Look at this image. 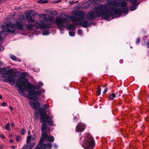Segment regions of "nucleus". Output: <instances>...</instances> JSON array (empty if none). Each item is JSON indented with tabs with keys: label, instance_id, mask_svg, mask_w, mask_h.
Masks as SVG:
<instances>
[{
	"label": "nucleus",
	"instance_id": "17",
	"mask_svg": "<svg viewBox=\"0 0 149 149\" xmlns=\"http://www.w3.org/2000/svg\"><path fill=\"white\" fill-rule=\"evenodd\" d=\"M3 63L2 61H0V65H2ZM6 70V69L4 67L0 68V75L2 74V73H4L5 72Z\"/></svg>",
	"mask_w": 149,
	"mask_h": 149
},
{
	"label": "nucleus",
	"instance_id": "28",
	"mask_svg": "<svg viewBox=\"0 0 149 149\" xmlns=\"http://www.w3.org/2000/svg\"><path fill=\"white\" fill-rule=\"evenodd\" d=\"M0 137L1 139H5L6 138L4 135L3 134H0Z\"/></svg>",
	"mask_w": 149,
	"mask_h": 149
},
{
	"label": "nucleus",
	"instance_id": "33",
	"mask_svg": "<svg viewBox=\"0 0 149 149\" xmlns=\"http://www.w3.org/2000/svg\"><path fill=\"white\" fill-rule=\"evenodd\" d=\"M43 0H40L38 1V3H43Z\"/></svg>",
	"mask_w": 149,
	"mask_h": 149
},
{
	"label": "nucleus",
	"instance_id": "46",
	"mask_svg": "<svg viewBox=\"0 0 149 149\" xmlns=\"http://www.w3.org/2000/svg\"><path fill=\"white\" fill-rule=\"evenodd\" d=\"M10 110H11V111H13V108H12V107H10Z\"/></svg>",
	"mask_w": 149,
	"mask_h": 149
},
{
	"label": "nucleus",
	"instance_id": "9",
	"mask_svg": "<svg viewBox=\"0 0 149 149\" xmlns=\"http://www.w3.org/2000/svg\"><path fill=\"white\" fill-rule=\"evenodd\" d=\"M34 140V139L31 137L28 136L27 137V143L24 145L21 149H31L35 145V143L34 142H31L30 143H29L31 141Z\"/></svg>",
	"mask_w": 149,
	"mask_h": 149
},
{
	"label": "nucleus",
	"instance_id": "1",
	"mask_svg": "<svg viewBox=\"0 0 149 149\" xmlns=\"http://www.w3.org/2000/svg\"><path fill=\"white\" fill-rule=\"evenodd\" d=\"M32 11L30 10L25 13V17L24 15H20L15 23L13 24L11 22L6 24L5 26H2L3 30L0 31V46L3 43L2 37L6 35V32H8L11 33H14L16 29L22 30H24V27L28 30H31L34 27L36 29H45L50 28L52 27L51 25L54 24H56L58 27L59 29L63 33V31L65 27L64 24L69 22L68 19L65 18L57 17L55 19L54 17L49 15L47 17V15L45 14H39L36 13L39 17L42 18L43 21L40 19L38 21L33 18L31 16ZM3 47H0V51H3Z\"/></svg>",
	"mask_w": 149,
	"mask_h": 149
},
{
	"label": "nucleus",
	"instance_id": "10",
	"mask_svg": "<svg viewBox=\"0 0 149 149\" xmlns=\"http://www.w3.org/2000/svg\"><path fill=\"white\" fill-rule=\"evenodd\" d=\"M31 100L29 102V104L32 108L35 111H38L40 106V103L37 100L38 99H31Z\"/></svg>",
	"mask_w": 149,
	"mask_h": 149
},
{
	"label": "nucleus",
	"instance_id": "45",
	"mask_svg": "<svg viewBox=\"0 0 149 149\" xmlns=\"http://www.w3.org/2000/svg\"><path fill=\"white\" fill-rule=\"evenodd\" d=\"M11 147L14 149H15V146H11Z\"/></svg>",
	"mask_w": 149,
	"mask_h": 149
},
{
	"label": "nucleus",
	"instance_id": "39",
	"mask_svg": "<svg viewBox=\"0 0 149 149\" xmlns=\"http://www.w3.org/2000/svg\"><path fill=\"white\" fill-rule=\"evenodd\" d=\"M61 0H58L54 2L55 3H58L61 1Z\"/></svg>",
	"mask_w": 149,
	"mask_h": 149
},
{
	"label": "nucleus",
	"instance_id": "51",
	"mask_svg": "<svg viewBox=\"0 0 149 149\" xmlns=\"http://www.w3.org/2000/svg\"><path fill=\"white\" fill-rule=\"evenodd\" d=\"M91 0H88L89 2H90V1H91Z\"/></svg>",
	"mask_w": 149,
	"mask_h": 149
},
{
	"label": "nucleus",
	"instance_id": "38",
	"mask_svg": "<svg viewBox=\"0 0 149 149\" xmlns=\"http://www.w3.org/2000/svg\"><path fill=\"white\" fill-rule=\"evenodd\" d=\"M48 1L47 0H45L43 2V3H46L48 2Z\"/></svg>",
	"mask_w": 149,
	"mask_h": 149
},
{
	"label": "nucleus",
	"instance_id": "35",
	"mask_svg": "<svg viewBox=\"0 0 149 149\" xmlns=\"http://www.w3.org/2000/svg\"><path fill=\"white\" fill-rule=\"evenodd\" d=\"M34 70L35 72H38L40 71V70L39 69H34Z\"/></svg>",
	"mask_w": 149,
	"mask_h": 149
},
{
	"label": "nucleus",
	"instance_id": "52",
	"mask_svg": "<svg viewBox=\"0 0 149 149\" xmlns=\"http://www.w3.org/2000/svg\"><path fill=\"white\" fill-rule=\"evenodd\" d=\"M87 31H88V29H87Z\"/></svg>",
	"mask_w": 149,
	"mask_h": 149
},
{
	"label": "nucleus",
	"instance_id": "5",
	"mask_svg": "<svg viewBox=\"0 0 149 149\" xmlns=\"http://www.w3.org/2000/svg\"><path fill=\"white\" fill-rule=\"evenodd\" d=\"M74 15L70 17V19L73 22H79L78 24L81 25L84 28H86L91 25V23L85 20H84L85 15V12L83 11H76L74 13Z\"/></svg>",
	"mask_w": 149,
	"mask_h": 149
},
{
	"label": "nucleus",
	"instance_id": "3",
	"mask_svg": "<svg viewBox=\"0 0 149 149\" xmlns=\"http://www.w3.org/2000/svg\"><path fill=\"white\" fill-rule=\"evenodd\" d=\"M43 84L41 82H39V84L36 85L29 83L28 80L26 78L22 77H20L17 80L16 84V86L18 88L17 91L19 93L23 96L25 95L24 93V89H23L24 87L27 89L26 91L32 90H38L41 88L43 86Z\"/></svg>",
	"mask_w": 149,
	"mask_h": 149
},
{
	"label": "nucleus",
	"instance_id": "30",
	"mask_svg": "<svg viewBox=\"0 0 149 149\" xmlns=\"http://www.w3.org/2000/svg\"><path fill=\"white\" fill-rule=\"evenodd\" d=\"M69 3L71 5L73 4L74 3V1H70L69 2Z\"/></svg>",
	"mask_w": 149,
	"mask_h": 149
},
{
	"label": "nucleus",
	"instance_id": "32",
	"mask_svg": "<svg viewBox=\"0 0 149 149\" xmlns=\"http://www.w3.org/2000/svg\"><path fill=\"white\" fill-rule=\"evenodd\" d=\"M8 80V77L7 78L4 79L3 80V81L5 82H9V81Z\"/></svg>",
	"mask_w": 149,
	"mask_h": 149
},
{
	"label": "nucleus",
	"instance_id": "23",
	"mask_svg": "<svg viewBox=\"0 0 149 149\" xmlns=\"http://www.w3.org/2000/svg\"><path fill=\"white\" fill-rule=\"evenodd\" d=\"M26 133V130L24 129H22L20 131V133L22 135H24Z\"/></svg>",
	"mask_w": 149,
	"mask_h": 149
},
{
	"label": "nucleus",
	"instance_id": "15",
	"mask_svg": "<svg viewBox=\"0 0 149 149\" xmlns=\"http://www.w3.org/2000/svg\"><path fill=\"white\" fill-rule=\"evenodd\" d=\"M10 56L11 58L14 61H16L19 62L21 61V60L19 58H17V57L14 55L12 54H10Z\"/></svg>",
	"mask_w": 149,
	"mask_h": 149
},
{
	"label": "nucleus",
	"instance_id": "29",
	"mask_svg": "<svg viewBox=\"0 0 149 149\" xmlns=\"http://www.w3.org/2000/svg\"><path fill=\"white\" fill-rule=\"evenodd\" d=\"M96 1H97V0H93V2L94 3H95ZM97 1H99L100 2H102V0H97Z\"/></svg>",
	"mask_w": 149,
	"mask_h": 149
},
{
	"label": "nucleus",
	"instance_id": "48",
	"mask_svg": "<svg viewBox=\"0 0 149 149\" xmlns=\"http://www.w3.org/2000/svg\"><path fill=\"white\" fill-rule=\"evenodd\" d=\"M0 149H3V146H0Z\"/></svg>",
	"mask_w": 149,
	"mask_h": 149
},
{
	"label": "nucleus",
	"instance_id": "7",
	"mask_svg": "<svg viewBox=\"0 0 149 149\" xmlns=\"http://www.w3.org/2000/svg\"><path fill=\"white\" fill-rule=\"evenodd\" d=\"M80 141L82 146L85 149H92L95 146L94 140L90 134H84Z\"/></svg>",
	"mask_w": 149,
	"mask_h": 149
},
{
	"label": "nucleus",
	"instance_id": "14",
	"mask_svg": "<svg viewBox=\"0 0 149 149\" xmlns=\"http://www.w3.org/2000/svg\"><path fill=\"white\" fill-rule=\"evenodd\" d=\"M13 72L14 71L12 69H10L6 71L5 72L2 73L3 74L2 76L1 77L3 78L5 77V74H8L9 75H12V74L13 73Z\"/></svg>",
	"mask_w": 149,
	"mask_h": 149
},
{
	"label": "nucleus",
	"instance_id": "49",
	"mask_svg": "<svg viewBox=\"0 0 149 149\" xmlns=\"http://www.w3.org/2000/svg\"><path fill=\"white\" fill-rule=\"evenodd\" d=\"M2 99V96L1 95H0V99Z\"/></svg>",
	"mask_w": 149,
	"mask_h": 149
},
{
	"label": "nucleus",
	"instance_id": "36",
	"mask_svg": "<svg viewBox=\"0 0 149 149\" xmlns=\"http://www.w3.org/2000/svg\"><path fill=\"white\" fill-rule=\"evenodd\" d=\"M1 105L3 106H5L6 105V103L5 102H3L1 104Z\"/></svg>",
	"mask_w": 149,
	"mask_h": 149
},
{
	"label": "nucleus",
	"instance_id": "4",
	"mask_svg": "<svg viewBox=\"0 0 149 149\" xmlns=\"http://www.w3.org/2000/svg\"><path fill=\"white\" fill-rule=\"evenodd\" d=\"M47 128L46 123H43L41 128L42 132L41 137L38 146L35 149H50L51 148L52 144L51 143H43L44 140L51 143L54 141V138L53 136L48 135L46 132Z\"/></svg>",
	"mask_w": 149,
	"mask_h": 149
},
{
	"label": "nucleus",
	"instance_id": "40",
	"mask_svg": "<svg viewBox=\"0 0 149 149\" xmlns=\"http://www.w3.org/2000/svg\"><path fill=\"white\" fill-rule=\"evenodd\" d=\"M119 62L120 63L122 64L123 62V60H120L119 61Z\"/></svg>",
	"mask_w": 149,
	"mask_h": 149
},
{
	"label": "nucleus",
	"instance_id": "50",
	"mask_svg": "<svg viewBox=\"0 0 149 149\" xmlns=\"http://www.w3.org/2000/svg\"><path fill=\"white\" fill-rule=\"evenodd\" d=\"M78 2L79 1H76L74 2V3H78Z\"/></svg>",
	"mask_w": 149,
	"mask_h": 149
},
{
	"label": "nucleus",
	"instance_id": "8",
	"mask_svg": "<svg viewBox=\"0 0 149 149\" xmlns=\"http://www.w3.org/2000/svg\"><path fill=\"white\" fill-rule=\"evenodd\" d=\"M28 97L30 99H38V97L40 95L41 93H44L45 90L41 89L40 90L37 91L35 90H32L28 91Z\"/></svg>",
	"mask_w": 149,
	"mask_h": 149
},
{
	"label": "nucleus",
	"instance_id": "12",
	"mask_svg": "<svg viewBox=\"0 0 149 149\" xmlns=\"http://www.w3.org/2000/svg\"><path fill=\"white\" fill-rule=\"evenodd\" d=\"M93 3V1L91 2H88L86 1H84L82 2V6L84 8H89L91 6V5Z\"/></svg>",
	"mask_w": 149,
	"mask_h": 149
},
{
	"label": "nucleus",
	"instance_id": "19",
	"mask_svg": "<svg viewBox=\"0 0 149 149\" xmlns=\"http://www.w3.org/2000/svg\"><path fill=\"white\" fill-rule=\"evenodd\" d=\"M38 114H39V113L38 112V111H35V114L34 115V117L36 120H37L39 118Z\"/></svg>",
	"mask_w": 149,
	"mask_h": 149
},
{
	"label": "nucleus",
	"instance_id": "27",
	"mask_svg": "<svg viewBox=\"0 0 149 149\" xmlns=\"http://www.w3.org/2000/svg\"><path fill=\"white\" fill-rule=\"evenodd\" d=\"M20 138L21 137L20 136H17L16 137L15 140L17 142H19L20 141Z\"/></svg>",
	"mask_w": 149,
	"mask_h": 149
},
{
	"label": "nucleus",
	"instance_id": "42",
	"mask_svg": "<svg viewBox=\"0 0 149 149\" xmlns=\"http://www.w3.org/2000/svg\"><path fill=\"white\" fill-rule=\"evenodd\" d=\"M11 126L13 127H14L15 126V125L14 124V123H11Z\"/></svg>",
	"mask_w": 149,
	"mask_h": 149
},
{
	"label": "nucleus",
	"instance_id": "20",
	"mask_svg": "<svg viewBox=\"0 0 149 149\" xmlns=\"http://www.w3.org/2000/svg\"><path fill=\"white\" fill-rule=\"evenodd\" d=\"M10 125V124L9 123H7L5 127V129L6 130L10 131V129L9 128Z\"/></svg>",
	"mask_w": 149,
	"mask_h": 149
},
{
	"label": "nucleus",
	"instance_id": "21",
	"mask_svg": "<svg viewBox=\"0 0 149 149\" xmlns=\"http://www.w3.org/2000/svg\"><path fill=\"white\" fill-rule=\"evenodd\" d=\"M58 14L57 12L55 10L51 11L50 14L52 15H56Z\"/></svg>",
	"mask_w": 149,
	"mask_h": 149
},
{
	"label": "nucleus",
	"instance_id": "31",
	"mask_svg": "<svg viewBox=\"0 0 149 149\" xmlns=\"http://www.w3.org/2000/svg\"><path fill=\"white\" fill-rule=\"evenodd\" d=\"M140 42V39L139 38H138L137 39L136 43L137 44H138Z\"/></svg>",
	"mask_w": 149,
	"mask_h": 149
},
{
	"label": "nucleus",
	"instance_id": "47",
	"mask_svg": "<svg viewBox=\"0 0 149 149\" xmlns=\"http://www.w3.org/2000/svg\"><path fill=\"white\" fill-rule=\"evenodd\" d=\"M91 24H93V25H94L95 24V23L93 22V23H91Z\"/></svg>",
	"mask_w": 149,
	"mask_h": 149
},
{
	"label": "nucleus",
	"instance_id": "44",
	"mask_svg": "<svg viewBox=\"0 0 149 149\" xmlns=\"http://www.w3.org/2000/svg\"><path fill=\"white\" fill-rule=\"evenodd\" d=\"M74 120L77 121L78 120V118L76 117H75L74 118Z\"/></svg>",
	"mask_w": 149,
	"mask_h": 149
},
{
	"label": "nucleus",
	"instance_id": "6",
	"mask_svg": "<svg viewBox=\"0 0 149 149\" xmlns=\"http://www.w3.org/2000/svg\"><path fill=\"white\" fill-rule=\"evenodd\" d=\"M49 105L45 104L42 108H39L38 110V112L40 116V122L41 123H47L49 125H53V121L52 118L50 117L49 115L47 113L46 109L49 107Z\"/></svg>",
	"mask_w": 149,
	"mask_h": 149
},
{
	"label": "nucleus",
	"instance_id": "2",
	"mask_svg": "<svg viewBox=\"0 0 149 149\" xmlns=\"http://www.w3.org/2000/svg\"><path fill=\"white\" fill-rule=\"evenodd\" d=\"M118 0H107V3H99L87 14L86 19L91 20L100 17L108 21L117 17L123 14L127 15L129 8L124 1L117 2Z\"/></svg>",
	"mask_w": 149,
	"mask_h": 149
},
{
	"label": "nucleus",
	"instance_id": "25",
	"mask_svg": "<svg viewBox=\"0 0 149 149\" xmlns=\"http://www.w3.org/2000/svg\"><path fill=\"white\" fill-rule=\"evenodd\" d=\"M116 95L114 93H113L111 94V95L110 96V97L111 99L113 100L116 97Z\"/></svg>",
	"mask_w": 149,
	"mask_h": 149
},
{
	"label": "nucleus",
	"instance_id": "11",
	"mask_svg": "<svg viewBox=\"0 0 149 149\" xmlns=\"http://www.w3.org/2000/svg\"><path fill=\"white\" fill-rule=\"evenodd\" d=\"M86 127L85 124L81 123H79L76 127V131L77 132H83Z\"/></svg>",
	"mask_w": 149,
	"mask_h": 149
},
{
	"label": "nucleus",
	"instance_id": "24",
	"mask_svg": "<svg viewBox=\"0 0 149 149\" xmlns=\"http://www.w3.org/2000/svg\"><path fill=\"white\" fill-rule=\"evenodd\" d=\"M77 34L80 36L82 34V31L81 29H78L77 31Z\"/></svg>",
	"mask_w": 149,
	"mask_h": 149
},
{
	"label": "nucleus",
	"instance_id": "34",
	"mask_svg": "<svg viewBox=\"0 0 149 149\" xmlns=\"http://www.w3.org/2000/svg\"><path fill=\"white\" fill-rule=\"evenodd\" d=\"M54 149H56L57 148V146L56 144H54Z\"/></svg>",
	"mask_w": 149,
	"mask_h": 149
},
{
	"label": "nucleus",
	"instance_id": "22",
	"mask_svg": "<svg viewBox=\"0 0 149 149\" xmlns=\"http://www.w3.org/2000/svg\"><path fill=\"white\" fill-rule=\"evenodd\" d=\"M49 32L48 30H45L43 31L42 34L44 35H47L49 34Z\"/></svg>",
	"mask_w": 149,
	"mask_h": 149
},
{
	"label": "nucleus",
	"instance_id": "26",
	"mask_svg": "<svg viewBox=\"0 0 149 149\" xmlns=\"http://www.w3.org/2000/svg\"><path fill=\"white\" fill-rule=\"evenodd\" d=\"M101 93V88L100 86H98V90H97V94L98 95H100Z\"/></svg>",
	"mask_w": 149,
	"mask_h": 149
},
{
	"label": "nucleus",
	"instance_id": "13",
	"mask_svg": "<svg viewBox=\"0 0 149 149\" xmlns=\"http://www.w3.org/2000/svg\"><path fill=\"white\" fill-rule=\"evenodd\" d=\"M8 77L9 82L11 85H14L15 84V79L14 76L13 75H9Z\"/></svg>",
	"mask_w": 149,
	"mask_h": 149
},
{
	"label": "nucleus",
	"instance_id": "37",
	"mask_svg": "<svg viewBox=\"0 0 149 149\" xmlns=\"http://www.w3.org/2000/svg\"><path fill=\"white\" fill-rule=\"evenodd\" d=\"M107 90L108 89L107 88L105 89L103 92V93L104 94L106 93L107 91Z\"/></svg>",
	"mask_w": 149,
	"mask_h": 149
},
{
	"label": "nucleus",
	"instance_id": "41",
	"mask_svg": "<svg viewBox=\"0 0 149 149\" xmlns=\"http://www.w3.org/2000/svg\"><path fill=\"white\" fill-rule=\"evenodd\" d=\"M147 47L148 48H149V40H148L147 44Z\"/></svg>",
	"mask_w": 149,
	"mask_h": 149
},
{
	"label": "nucleus",
	"instance_id": "16",
	"mask_svg": "<svg viewBox=\"0 0 149 149\" xmlns=\"http://www.w3.org/2000/svg\"><path fill=\"white\" fill-rule=\"evenodd\" d=\"M67 28L70 30H75L76 27L74 26V24H70L67 26Z\"/></svg>",
	"mask_w": 149,
	"mask_h": 149
},
{
	"label": "nucleus",
	"instance_id": "43",
	"mask_svg": "<svg viewBox=\"0 0 149 149\" xmlns=\"http://www.w3.org/2000/svg\"><path fill=\"white\" fill-rule=\"evenodd\" d=\"M9 142L10 143H13V139H10L9 141Z\"/></svg>",
	"mask_w": 149,
	"mask_h": 149
},
{
	"label": "nucleus",
	"instance_id": "18",
	"mask_svg": "<svg viewBox=\"0 0 149 149\" xmlns=\"http://www.w3.org/2000/svg\"><path fill=\"white\" fill-rule=\"evenodd\" d=\"M75 30H70L69 31V34L71 36H74L75 34Z\"/></svg>",
	"mask_w": 149,
	"mask_h": 149
}]
</instances>
